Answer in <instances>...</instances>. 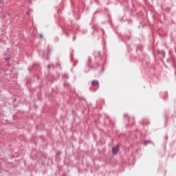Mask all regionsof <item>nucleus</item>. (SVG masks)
<instances>
[{
	"label": "nucleus",
	"mask_w": 176,
	"mask_h": 176,
	"mask_svg": "<svg viewBox=\"0 0 176 176\" xmlns=\"http://www.w3.org/2000/svg\"><path fill=\"white\" fill-rule=\"evenodd\" d=\"M65 78H67V76H66Z\"/></svg>",
	"instance_id": "5"
},
{
	"label": "nucleus",
	"mask_w": 176,
	"mask_h": 176,
	"mask_svg": "<svg viewBox=\"0 0 176 176\" xmlns=\"http://www.w3.org/2000/svg\"><path fill=\"white\" fill-rule=\"evenodd\" d=\"M92 86H98V85H100V82H98V80H94L92 81Z\"/></svg>",
	"instance_id": "2"
},
{
	"label": "nucleus",
	"mask_w": 176,
	"mask_h": 176,
	"mask_svg": "<svg viewBox=\"0 0 176 176\" xmlns=\"http://www.w3.org/2000/svg\"><path fill=\"white\" fill-rule=\"evenodd\" d=\"M118 152H119V145H117L112 148L113 155H118Z\"/></svg>",
	"instance_id": "1"
},
{
	"label": "nucleus",
	"mask_w": 176,
	"mask_h": 176,
	"mask_svg": "<svg viewBox=\"0 0 176 176\" xmlns=\"http://www.w3.org/2000/svg\"><path fill=\"white\" fill-rule=\"evenodd\" d=\"M42 36H43L42 34H41V35H40V37L42 38Z\"/></svg>",
	"instance_id": "4"
},
{
	"label": "nucleus",
	"mask_w": 176,
	"mask_h": 176,
	"mask_svg": "<svg viewBox=\"0 0 176 176\" xmlns=\"http://www.w3.org/2000/svg\"><path fill=\"white\" fill-rule=\"evenodd\" d=\"M151 142L150 141H144V145H148V144H149Z\"/></svg>",
	"instance_id": "3"
}]
</instances>
